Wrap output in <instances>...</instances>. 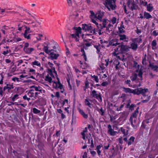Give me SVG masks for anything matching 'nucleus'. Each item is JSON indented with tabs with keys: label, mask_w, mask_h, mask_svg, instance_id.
<instances>
[{
	"label": "nucleus",
	"mask_w": 158,
	"mask_h": 158,
	"mask_svg": "<svg viewBox=\"0 0 158 158\" xmlns=\"http://www.w3.org/2000/svg\"><path fill=\"white\" fill-rule=\"evenodd\" d=\"M48 64L51 68V69H50L53 70L54 73L55 74V75L57 79V81H53V88L55 89H62V88H63V85L61 83L60 81V79L58 77V76L57 73V72L56 71L55 67L53 66V64L52 63H51L50 62H48Z\"/></svg>",
	"instance_id": "nucleus-1"
},
{
	"label": "nucleus",
	"mask_w": 158,
	"mask_h": 158,
	"mask_svg": "<svg viewBox=\"0 0 158 158\" xmlns=\"http://www.w3.org/2000/svg\"><path fill=\"white\" fill-rule=\"evenodd\" d=\"M148 91V89L147 88L143 89L142 88H137L134 89H131V93L134 94L139 95L142 94L143 97L146 96L145 93Z\"/></svg>",
	"instance_id": "nucleus-2"
},
{
	"label": "nucleus",
	"mask_w": 158,
	"mask_h": 158,
	"mask_svg": "<svg viewBox=\"0 0 158 158\" xmlns=\"http://www.w3.org/2000/svg\"><path fill=\"white\" fill-rule=\"evenodd\" d=\"M116 0H105V6L109 10L110 9L114 10L116 8Z\"/></svg>",
	"instance_id": "nucleus-3"
},
{
	"label": "nucleus",
	"mask_w": 158,
	"mask_h": 158,
	"mask_svg": "<svg viewBox=\"0 0 158 158\" xmlns=\"http://www.w3.org/2000/svg\"><path fill=\"white\" fill-rule=\"evenodd\" d=\"M91 94L92 98H95L99 102L102 101V94L100 93H98L95 90L91 91Z\"/></svg>",
	"instance_id": "nucleus-4"
},
{
	"label": "nucleus",
	"mask_w": 158,
	"mask_h": 158,
	"mask_svg": "<svg viewBox=\"0 0 158 158\" xmlns=\"http://www.w3.org/2000/svg\"><path fill=\"white\" fill-rule=\"evenodd\" d=\"M127 6L132 11L136 10L138 8L134 0H128L127 2Z\"/></svg>",
	"instance_id": "nucleus-5"
},
{
	"label": "nucleus",
	"mask_w": 158,
	"mask_h": 158,
	"mask_svg": "<svg viewBox=\"0 0 158 158\" xmlns=\"http://www.w3.org/2000/svg\"><path fill=\"white\" fill-rule=\"evenodd\" d=\"M119 48V51L122 53H125L126 52H127L130 51L128 49V46H126V45L122 44L119 45L118 47H117L115 49V50L118 51V49Z\"/></svg>",
	"instance_id": "nucleus-6"
},
{
	"label": "nucleus",
	"mask_w": 158,
	"mask_h": 158,
	"mask_svg": "<svg viewBox=\"0 0 158 158\" xmlns=\"http://www.w3.org/2000/svg\"><path fill=\"white\" fill-rule=\"evenodd\" d=\"M53 51L50 52L49 53V57L51 59L56 60L59 56L60 55L58 53V52L56 50H53Z\"/></svg>",
	"instance_id": "nucleus-7"
},
{
	"label": "nucleus",
	"mask_w": 158,
	"mask_h": 158,
	"mask_svg": "<svg viewBox=\"0 0 158 158\" xmlns=\"http://www.w3.org/2000/svg\"><path fill=\"white\" fill-rule=\"evenodd\" d=\"M139 109V107H138L136 109V110L134 111L133 113L132 114V115H131L130 118V120L131 122V123L132 126V127L133 128H135V126L133 124V118H136L137 117V114H138L139 113L138 109Z\"/></svg>",
	"instance_id": "nucleus-8"
},
{
	"label": "nucleus",
	"mask_w": 158,
	"mask_h": 158,
	"mask_svg": "<svg viewBox=\"0 0 158 158\" xmlns=\"http://www.w3.org/2000/svg\"><path fill=\"white\" fill-rule=\"evenodd\" d=\"M109 23V21L107 20L106 19H104L102 21V23L99 24V28H100V29L98 33L99 35H101V33L100 32L101 30L103 29L104 28L106 27Z\"/></svg>",
	"instance_id": "nucleus-9"
},
{
	"label": "nucleus",
	"mask_w": 158,
	"mask_h": 158,
	"mask_svg": "<svg viewBox=\"0 0 158 158\" xmlns=\"http://www.w3.org/2000/svg\"><path fill=\"white\" fill-rule=\"evenodd\" d=\"M130 46H128V49H131L133 51H135L137 50L138 48V44L137 43L132 40V42L130 43Z\"/></svg>",
	"instance_id": "nucleus-10"
},
{
	"label": "nucleus",
	"mask_w": 158,
	"mask_h": 158,
	"mask_svg": "<svg viewBox=\"0 0 158 158\" xmlns=\"http://www.w3.org/2000/svg\"><path fill=\"white\" fill-rule=\"evenodd\" d=\"M82 29L83 30L85 31L93 30V27L91 26V24H82Z\"/></svg>",
	"instance_id": "nucleus-11"
},
{
	"label": "nucleus",
	"mask_w": 158,
	"mask_h": 158,
	"mask_svg": "<svg viewBox=\"0 0 158 158\" xmlns=\"http://www.w3.org/2000/svg\"><path fill=\"white\" fill-rule=\"evenodd\" d=\"M118 132L120 134L123 135V136H126L129 134L128 130L126 129L125 127H121L118 130Z\"/></svg>",
	"instance_id": "nucleus-12"
},
{
	"label": "nucleus",
	"mask_w": 158,
	"mask_h": 158,
	"mask_svg": "<svg viewBox=\"0 0 158 158\" xmlns=\"http://www.w3.org/2000/svg\"><path fill=\"white\" fill-rule=\"evenodd\" d=\"M120 43H118V40L116 39H113L110 40L108 43L109 47L110 46H116L118 45H119Z\"/></svg>",
	"instance_id": "nucleus-13"
},
{
	"label": "nucleus",
	"mask_w": 158,
	"mask_h": 158,
	"mask_svg": "<svg viewBox=\"0 0 158 158\" xmlns=\"http://www.w3.org/2000/svg\"><path fill=\"white\" fill-rule=\"evenodd\" d=\"M108 134L111 136H114L116 135L117 132L114 131V130L112 128V126L110 124H109L108 126Z\"/></svg>",
	"instance_id": "nucleus-14"
},
{
	"label": "nucleus",
	"mask_w": 158,
	"mask_h": 158,
	"mask_svg": "<svg viewBox=\"0 0 158 158\" xmlns=\"http://www.w3.org/2000/svg\"><path fill=\"white\" fill-rule=\"evenodd\" d=\"M153 154H149L148 156V158H154L155 155H156L158 154V145H156L155 149L152 152Z\"/></svg>",
	"instance_id": "nucleus-15"
},
{
	"label": "nucleus",
	"mask_w": 158,
	"mask_h": 158,
	"mask_svg": "<svg viewBox=\"0 0 158 158\" xmlns=\"http://www.w3.org/2000/svg\"><path fill=\"white\" fill-rule=\"evenodd\" d=\"M104 12L99 11L95 14V18L99 20L101 22L102 17H103Z\"/></svg>",
	"instance_id": "nucleus-16"
},
{
	"label": "nucleus",
	"mask_w": 158,
	"mask_h": 158,
	"mask_svg": "<svg viewBox=\"0 0 158 158\" xmlns=\"http://www.w3.org/2000/svg\"><path fill=\"white\" fill-rule=\"evenodd\" d=\"M118 35L119 37V40L120 41H123L124 42H127L128 40V38L127 37V36L124 34H121L118 33Z\"/></svg>",
	"instance_id": "nucleus-17"
},
{
	"label": "nucleus",
	"mask_w": 158,
	"mask_h": 158,
	"mask_svg": "<svg viewBox=\"0 0 158 158\" xmlns=\"http://www.w3.org/2000/svg\"><path fill=\"white\" fill-rule=\"evenodd\" d=\"M130 79L132 81H135L136 83H138L139 79L137 78V74L135 73H133L131 76L130 77Z\"/></svg>",
	"instance_id": "nucleus-18"
},
{
	"label": "nucleus",
	"mask_w": 158,
	"mask_h": 158,
	"mask_svg": "<svg viewBox=\"0 0 158 158\" xmlns=\"http://www.w3.org/2000/svg\"><path fill=\"white\" fill-rule=\"evenodd\" d=\"M139 65H137V69L135 71L136 72L139 73L138 76L140 78V80H142L143 78V72H142V70L141 69L139 70Z\"/></svg>",
	"instance_id": "nucleus-19"
},
{
	"label": "nucleus",
	"mask_w": 158,
	"mask_h": 158,
	"mask_svg": "<svg viewBox=\"0 0 158 158\" xmlns=\"http://www.w3.org/2000/svg\"><path fill=\"white\" fill-rule=\"evenodd\" d=\"M6 88L8 90V92L9 93H12L13 90L12 89L14 88V86L13 84H6Z\"/></svg>",
	"instance_id": "nucleus-20"
},
{
	"label": "nucleus",
	"mask_w": 158,
	"mask_h": 158,
	"mask_svg": "<svg viewBox=\"0 0 158 158\" xmlns=\"http://www.w3.org/2000/svg\"><path fill=\"white\" fill-rule=\"evenodd\" d=\"M135 139V138L133 136H131L127 141L128 146H129L132 144L134 142Z\"/></svg>",
	"instance_id": "nucleus-21"
},
{
	"label": "nucleus",
	"mask_w": 158,
	"mask_h": 158,
	"mask_svg": "<svg viewBox=\"0 0 158 158\" xmlns=\"http://www.w3.org/2000/svg\"><path fill=\"white\" fill-rule=\"evenodd\" d=\"M73 29L76 30V31L75 33L76 34V35L77 36H78V35H79V34H81V28L80 27H73Z\"/></svg>",
	"instance_id": "nucleus-22"
},
{
	"label": "nucleus",
	"mask_w": 158,
	"mask_h": 158,
	"mask_svg": "<svg viewBox=\"0 0 158 158\" xmlns=\"http://www.w3.org/2000/svg\"><path fill=\"white\" fill-rule=\"evenodd\" d=\"M92 100L89 99H85L84 102L85 104V106H88L90 108H91V104L90 102H92Z\"/></svg>",
	"instance_id": "nucleus-23"
},
{
	"label": "nucleus",
	"mask_w": 158,
	"mask_h": 158,
	"mask_svg": "<svg viewBox=\"0 0 158 158\" xmlns=\"http://www.w3.org/2000/svg\"><path fill=\"white\" fill-rule=\"evenodd\" d=\"M133 41L137 43L140 44L142 42V36H139L138 38H134L133 39Z\"/></svg>",
	"instance_id": "nucleus-24"
},
{
	"label": "nucleus",
	"mask_w": 158,
	"mask_h": 158,
	"mask_svg": "<svg viewBox=\"0 0 158 158\" xmlns=\"http://www.w3.org/2000/svg\"><path fill=\"white\" fill-rule=\"evenodd\" d=\"M84 42H85V47L88 48L92 46V43L89 42L90 40L89 39H84Z\"/></svg>",
	"instance_id": "nucleus-25"
},
{
	"label": "nucleus",
	"mask_w": 158,
	"mask_h": 158,
	"mask_svg": "<svg viewBox=\"0 0 158 158\" xmlns=\"http://www.w3.org/2000/svg\"><path fill=\"white\" fill-rule=\"evenodd\" d=\"M16 93L19 95L21 94L23 92V89L22 87H16Z\"/></svg>",
	"instance_id": "nucleus-26"
},
{
	"label": "nucleus",
	"mask_w": 158,
	"mask_h": 158,
	"mask_svg": "<svg viewBox=\"0 0 158 158\" xmlns=\"http://www.w3.org/2000/svg\"><path fill=\"white\" fill-rule=\"evenodd\" d=\"M78 111L83 116L85 119H87L88 118V115L87 114H85L83 110L80 108L78 109Z\"/></svg>",
	"instance_id": "nucleus-27"
},
{
	"label": "nucleus",
	"mask_w": 158,
	"mask_h": 158,
	"mask_svg": "<svg viewBox=\"0 0 158 158\" xmlns=\"http://www.w3.org/2000/svg\"><path fill=\"white\" fill-rule=\"evenodd\" d=\"M47 70V75L52 77V78H54V75L53 74V73H54L53 70L49 68Z\"/></svg>",
	"instance_id": "nucleus-28"
},
{
	"label": "nucleus",
	"mask_w": 158,
	"mask_h": 158,
	"mask_svg": "<svg viewBox=\"0 0 158 158\" xmlns=\"http://www.w3.org/2000/svg\"><path fill=\"white\" fill-rule=\"evenodd\" d=\"M80 67L82 69H85L88 67V64L87 63L84 62V63L81 61H80Z\"/></svg>",
	"instance_id": "nucleus-29"
},
{
	"label": "nucleus",
	"mask_w": 158,
	"mask_h": 158,
	"mask_svg": "<svg viewBox=\"0 0 158 158\" xmlns=\"http://www.w3.org/2000/svg\"><path fill=\"white\" fill-rule=\"evenodd\" d=\"M24 28L26 29L24 33H31L33 31V29H31V28L29 26L27 27L24 26Z\"/></svg>",
	"instance_id": "nucleus-30"
},
{
	"label": "nucleus",
	"mask_w": 158,
	"mask_h": 158,
	"mask_svg": "<svg viewBox=\"0 0 158 158\" xmlns=\"http://www.w3.org/2000/svg\"><path fill=\"white\" fill-rule=\"evenodd\" d=\"M97 110L102 116L104 115L105 110L103 109L102 107H101L100 109H99L98 107H97Z\"/></svg>",
	"instance_id": "nucleus-31"
},
{
	"label": "nucleus",
	"mask_w": 158,
	"mask_h": 158,
	"mask_svg": "<svg viewBox=\"0 0 158 158\" xmlns=\"http://www.w3.org/2000/svg\"><path fill=\"white\" fill-rule=\"evenodd\" d=\"M149 66L154 71L157 72L158 71V66L156 65H154L153 64H149Z\"/></svg>",
	"instance_id": "nucleus-32"
},
{
	"label": "nucleus",
	"mask_w": 158,
	"mask_h": 158,
	"mask_svg": "<svg viewBox=\"0 0 158 158\" xmlns=\"http://www.w3.org/2000/svg\"><path fill=\"white\" fill-rule=\"evenodd\" d=\"M147 10L150 12H152L153 9V7L152 6V4L149 3L147 6Z\"/></svg>",
	"instance_id": "nucleus-33"
},
{
	"label": "nucleus",
	"mask_w": 158,
	"mask_h": 158,
	"mask_svg": "<svg viewBox=\"0 0 158 158\" xmlns=\"http://www.w3.org/2000/svg\"><path fill=\"white\" fill-rule=\"evenodd\" d=\"M31 65L33 66V68H35V67L34 65H36L39 67H40L41 64L38 61L35 60L34 61H33L31 63Z\"/></svg>",
	"instance_id": "nucleus-34"
},
{
	"label": "nucleus",
	"mask_w": 158,
	"mask_h": 158,
	"mask_svg": "<svg viewBox=\"0 0 158 158\" xmlns=\"http://www.w3.org/2000/svg\"><path fill=\"white\" fill-rule=\"evenodd\" d=\"M94 47L97 49V53L99 54L101 49V45L98 44V45H94Z\"/></svg>",
	"instance_id": "nucleus-35"
},
{
	"label": "nucleus",
	"mask_w": 158,
	"mask_h": 158,
	"mask_svg": "<svg viewBox=\"0 0 158 158\" xmlns=\"http://www.w3.org/2000/svg\"><path fill=\"white\" fill-rule=\"evenodd\" d=\"M122 88L123 89V91L124 92L126 93H128L131 94V89L129 88H126L124 86L122 87Z\"/></svg>",
	"instance_id": "nucleus-36"
},
{
	"label": "nucleus",
	"mask_w": 158,
	"mask_h": 158,
	"mask_svg": "<svg viewBox=\"0 0 158 158\" xmlns=\"http://www.w3.org/2000/svg\"><path fill=\"white\" fill-rule=\"evenodd\" d=\"M143 17L147 19H149L152 17V16L150 15L149 13L146 12H144Z\"/></svg>",
	"instance_id": "nucleus-37"
},
{
	"label": "nucleus",
	"mask_w": 158,
	"mask_h": 158,
	"mask_svg": "<svg viewBox=\"0 0 158 158\" xmlns=\"http://www.w3.org/2000/svg\"><path fill=\"white\" fill-rule=\"evenodd\" d=\"M45 80L46 81H47L50 83H51L52 82L53 83V81H52V77L47 75L45 76Z\"/></svg>",
	"instance_id": "nucleus-38"
},
{
	"label": "nucleus",
	"mask_w": 158,
	"mask_h": 158,
	"mask_svg": "<svg viewBox=\"0 0 158 158\" xmlns=\"http://www.w3.org/2000/svg\"><path fill=\"white\" fill-rule=\"evenodd\" d=\"M32 87L36 91L38 92H41L42 91V87L40 86H37L35 85H33L32 86Z\"/></svg>",
	"instance_id": "nucleus-39"
},
{
	"label": "nucleus",
	"mask_w": 158,
	"mask_h": 158,
	"mask_svg": "<svg viewBox=\"0 0 158 158\" xmlns=\"http://www.w3.org/2000/svg\"><path fill=\"white\" fill-rule=\"evenodd\" d=\"M48 47L47 46H44V48L43 49L44 51L46 53L49 54L50 52L52 51H53L52 49L48 50Z\"/></svg>",
	"instance_id": "nucleus-40"
},
{
	"label": "nucleus",
	"mask_w": 158,
	"mask_h": 158,
	"mask_svg": "<svg viewBox=\"0 0 158 158\" xmlns=\"http://www.w3.org/2000/svg\"><path fill=\"white\" fill-rule=\"evenodd\" d=\"M33 91H34V90L32 89L27 93V95L30 97L32 98L35 96V94Z\"/></svg>",
	"instance_id": "nucleus-41"
},
{
	"label": "nucleus",
	"mask_w": 158,
	"mask_h": 158,
	"mask_svg": "<svg viewBox=\"0 0 158 158\" xmlns=\"http://www.w3.org/2000/svg\"><path fill=\"white\" fill-rule=\"evenodd\" d=\"M32 112L34 114H38L40 113L41 111L40 110H38L36 108H33L32 109Z\"/></svg>",
	"instance_id": "nucleus-42"
},
{
	"label": "nucleus",
	"mask_w": 158,
	"mask_h": 158,
	"mask_svg": "<svg viewBox=\"0 0 158 158\" xmlns=\"http://www.w3.org/2000/svg\"><path fill=\"white\" fill-rule=\"evenodd\" d=\"M34 50V49L33 48H27L24 50V51L28 54H30L31 52Z\"/></svg>",
	"instance_id": "nucleus-43"
},
{
	"label": "nucleus",
	"mask_w": 158,
	"mask_h": 158,
	"mask_svg": "<svg viewBox=\"0 0 158 158\" xmlns=\"http://www.w3.org/2000/svg\"><path fill=\"white\" fill-rule=\"evenodd\" d=\"M28 24L31 29L36 27V24L34 22H32L31 23H28Z\"/></svg>",
	"instance_id": "nucleus-44"
},
{
	"label": "nucleus",
	"mask_w": 158,
	"mask_h": 158,
	"mask_svg": "<svg viewBox=\"0 0 158 158\" xmlns=\"http://www.w3.org/2000/svg\"><path fill=\"white\" fill-rule=\"evenodd\" d=\"M91 77L96 83H98L99 82V80L98 76L94 75V76H92Z\"/></svg>",
	"instance_id": "nucleus-45"
},
{
	"label": "nucleus",
	"mask_w": 158,
	"mask_h": 158,
	"mask_svg": "<svg viewBox=\"0 0 158 158\" xmlns=\"http://www.w3.org/2000/svg\"><path fill=\"white\" fill-rule=\"evenodd\" d=\"M55 44V45L53 47V48L54 49L53 50H56L57 51L58 50L60 51V47H59L58 44H57V43H56Z\"/></svg>",
	"instance_id": "nucleus-46"
},
{
	"label": "nucleus",
	"mask_w": 158,
	"mask_h": 158,
	"mask_svg": "<svg viewBox=\"0 0 158 158\" xmlns=\"http://www.w3.org/2000/svg\"><path fill=\"white\" fill-rule=\"evenodd\" d=\"M19 95L18 94H15L12 98V101L14 102L18 98V97Z\"/></svg>",
	"instance_id": "nucleus-47"
},
{
	"label": "nucleus",
	"mask_w": 158,
	"mask_h": 158,
	"mask_svg": "<svg viewBox=\"0 0 158 158\" xmlns=\"http://www.w3.org/2000/svg\"><path fill=\"white\" fill-rule=\"evenodd\" d=\"M157 45L156 41L155 40H153L152 42L151 45L152 47V49H154L153 48V47H155Z\"/></svg>",
	"instance_id": "nucleus-48"
},
{
	"label": "nucleus",
	"mask_w": 158,
	"mask_h": 158,
	"mask_svg": "<svg viewBox=\"0 0 158 158\" xmlns=\"http://www.w3.org/2000/svg\"><path fill=\"white\" fill-rule=\"evenodd\" d=\"M131 81L130 80H127L125 81V84L128 85L129 87H131L132 85H131Z\"/></svg>",
	"instance_id": "nucleus-49"
},
{
	"label": "nucleus",
	"mask_w": 158,
	"mask_h": 158,
	"mask_svg": "<svg viewBox=\"0 0 158 158\" xmlns=\"http://www.w3.org/2000/svg\"><path fill=\"white\" fill-rule=\"evenodd\" d=\"M140 3L141 5H143L144 6H147L148 5V2L147 1L144 2L143 0H141L140 1Z\"/></svg>",
	"instance_id": "nucleus-50"
},
{
	"label": "nucleus",
	"mask_w": 158,
	"mask_h": 158,
	"mask_svg": "<svg viewBox=\"0 0 158 158\" xmlns=\"http://www.w3.org/2000/svg\"><path fill=\"white\" fill-rule=\"evenodd\" d=\"M28 34V33H24L23 36L24 38H27V39H30V36L31 35L30 34L28 35H27Z\"/></svg>",
	"instance_id": "nucleus-51"
},
{
	"label": "nucleus",
	"mask_w": 158,
	"mask_h": 158,
	"mask_svg": "<svg viewBox=\"0 0 158 158\" xmlns=\"http://www.w3.org/2000/svg\"><path fill=\"white\" fill-rule=\"evenodd\" d=\"M125 104V103H124L123 104H121L119 107H117V108L116 109L117 111H119L121 110L123 108L124 106V104Z\"/></svg>",
	"instance_id": "nucleus-52"
},
{
	"label": "nucleus",
	"mask_w": 158,
	"mask_h": 158,
	"mask_svg": "<svg viewBox=\"0 0 158 158\" xmlns=\"http://www.w3.org/2000/svg\"><path fill=\"white\" fill-rule=\"evenodd\" d=\"M12 80L13 81L15 82V81H17L18 82H19L21 81L19 80V78L15 77H14L12 78Z\"/></svg>",
	"instance_id": "nucleus-53"
},
{
	"label": "nucleus",
	"mask_w": 158,
	"mask_h": 158,
	"mask_svg": "<svg viewBox=\"0 0 158 158\" xmlns=\"http://www.w3.org/2000/svg\"><path fill=\"white\" fill-rule=\"evenodd\" d=\"M60 131H56V134H54L53 135V137L56 136L57 137H58L60 135Z\"/></svg>",
	"instance_id": "nucleus-54"
},
{
	"label": "nucleus",
	"mask_w": 158,
	"mask_h": 158,
	"mask_svg": "<svg viewBox=\"0 0 158 158\" xmlns=\"http://www.w3.org/2000/svg\"><path fill=\"white\" fill-rule=\"evenodd\" d=\"M118 32H119V33H123L125 32V31L124 30L123 28H121L119 27H118Z\"/></svg>",
	"instance_id": "nucleus-55"
},
{
	"label": "nucleus",
	"mask_w": 158,
	"mask_h": 158,
	"mask_svg": "<svg viewBox=\"0 0 158 158\" xmlns=\"http://www.w3.org/2000/svg\"><path fill=\"white\" fill-rule=\"evenodd\" d=\"M91 19H92V22L93 23H95L96 25V26L98 27V29H99V25H98V23L96 22V21L94 19H92V18Z\"/></svg>",
	"instance_id": "nucleus-56"
},
{
	"label": "nucleus",
	"mask_w": 158,
	"mask_h": 158,
	"mask_svg": "<svg viewBox=\"0 0 158 158\" xmlns=\"http://www.w3.org/2000/svg\"><path fill=\"white\" fill-rule=\"evenodd\" d=\"M84 49H85V50H87V49H88V48L86 47H85V46H84L83 47V48H81V52H82V54L85 53V52Z\"/></svg>",
	"instance_id": "nucleus-57"
},
{
	"label": "nucleus",
	"mask_w": 158,
	"mask_h": 158,
	"mask_svg": "<svg viewBox=\"0 0 158 158\" xmlns=\"http://www.w3.org/2000/svg\"><path fill=\"white\" fill-rule=\"evenodd\" d=\"M117 19L115 17H113L111 19V21L113 24H114L116 23Z\"/></svg>",
	"instance_id": "nucleus-58"
},
{
	"label": "nucleus",
	"mask_w": 158,
	"mask_h": 158,
	"mask_svg": "<svg viewBox=\"0 0 158 158\" xmlns=\"http://www.w3.org/2000/svg\"><path fill=\"white\" fill-rule=\"evenodd\" d=\"M18 30L19 31H21L23 29V28H24V26L21 25V24H19L18 25Z\"/></svg>",
	"instance_id": "nucleus-59"
},
{
	"label": "nucleus",
	"mask_w": 158,
	"mask_h": 158,
	"mask_svg": "<svg viewBox=\"0 0 158 158\" xmlns=\"http://www.w3.org/2000/svg\"><path fill=\"white\" fill-rule=\"evenodd\" d=\"M108 84V82L105 81H103L101 85L102 86L105 87Z\"/></svg>",
	"instance_id": "nucleus-60"
},
{
	"label": "nucleus",
	"mask_w": 158,
	"mask_h": 158,
	"mask_svg": "<svg viewBox=\"0 0 158 158\" xmlns=\"http://www.w3.org/2000/svg\"><path fill=\"white\" fill-rule=\"evenodd\" d=\"M87 131V127H85L84 130L81 132V134L82 135H85V133Z\"/></svg>",
	"instance_id": "nucleus-61"
},
{
	"label": "nucleus",
	"mask_w": 158,
	"mask_h": 158,
	"mask_svg": "<svg viewBox=\"0 0 158 158\" xmlns=\"http://www.w3.org/2000/svg\"><path fill=\"white\" fill-rule=\"evenodd\" d=\"M42 92H35V96L34 98L35 99H36L38 97V95L39 94H40L41 93H42Z\"/></svg>",
	"instance_id": "nucleus-62"
},
{
	"label": "nucleus",
	"mask_w": 158,
	"mask_h": 158,
	"mask_svg": "<svg viewBox=\"0 0 158 158\" xmlns=\"http://www.w3.org/2000/svg\"><path fill=\"white\" fill-rule=\"evenodd\" d=\"M150 96H149V97H147V99H146L145 100H142V102L143 103L147 102L150 100Z\"/></svg>",
	"instance_id": "nucleus-63"
},
{
	"label": "nucleus",
	"mask_w": 158,
	"mask_h": 158,
	"mask_svg": "<svg viewBox=\"0 0 158 158\" xmlns=\"http://www.w3.org/2000/svg\"><path fill=\"white\" fill-rule=\"evenodd\" d=\"M102 147V144L100 143L99 145L97 146L96 150H100Z\"/></svg>",
	"instance_id": "nucleus-64"
}]
</instances>
